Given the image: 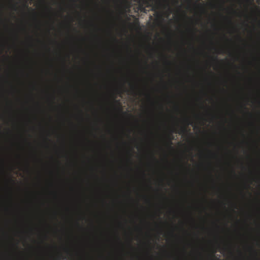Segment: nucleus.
<instances>
[{
    "label": "nucleus",
    "instance_id": "obj_10",
    "mask_svg": "<svg viewBox=\"0 0 260 260\" xmlns=\"http://www.w3.org/2000/svg\"><path fill=\"white\" fill-rule=\"evenodd\" d=\"M114 40L115 41H117V40L116 39V38H114Z\"/></svg>",
    "mask_w": 260,
    "mask_h": 260
},
{
    "label": "nucleus",
    "instance_id": "obj_8",
    "mask_svg": "<svg viewBox=\"0 0 260 260\" xmlns=\"http://www.w3.org/2000/svg\"><path fill=\"white\" fill-rule=\"evenodd\" d=\"M66 251H67V253H69V251H68V249H66Z\"/></svg>",
    "mask_w": 260,
    "mask_h": 260
},
{
    "label": "nucleus",
    "instance_id": "obj_1",
    "mask_svg": "<svg viewBox=\"0 0 260 260\" xmlns=\"http://www.w3.org/2000/svg\"><path fill=\"white\" fill-rule=\"evenodd\" d=\"M140 8L141 11H143L144 13H146V10L143 5L140 6Z\"/></svg>",
    "mask_w": 260,
    "mask_h": 260
},
{
    "label": "nucleus",
    "instance_id": "obj_4",
    "mask_svg": "<svg viewBox=\"0 0 260 260\" xmlns=\"http://www.w3.org/2000/svg\"><path fill=\"white\" fill-rule=\"evenodd\" d=\"M61 256H61V255H59L57 257V260H61V259H62V260H63V259H64V258H67L66 257H65V258H63L62 259Z\"/></svg>",
    "mask_w": 260,
    "mask_h": 260
},
{
    "label": "nucleus",
    "instance_id": "obj_6",
    "mask_svg": "<svg viewBox=\"0 0 260 260\" xmlns=\"http://www.w3.org/2000/svg\"><path fill=\"white\" fill-rule=\"evenodd\" d=\"M185 129H186V128H183L181 129V132H185Z\"/></svg>",
    "mask_w": 260,
    "mask_h": 260
},
{
    "label": "nucleus",
    "instance_id": "obj_3",
    "mask_svg": "<svg viewBox=\"0 0 260 260\" xmlns=\"http://www.w3.org/2000/svg\"><path fill=\"white\" fill-rule=\"evenodd\" d=\"M161 5V2H160V1H156V5L154 6L153 8H156L158 7V6L159 5Z\"/></svg>",
    "mask_w": 260,
    "mask_h": 260
},
{
    "label": "nucleus",
    "instance_id": "obj_5",
    "mask_svg": "<svg viewBox=\"0 0 260 260\" xmlns=\"http://www.w3.org/2000/svg\"><path fill=\"white\" fill-rule=\"evenodd\" d=\"M143 3H145V4H147L148 3V1H147V0H143Z\"/></svg>",
    "mask_w": 260,
    "mask_h": 260
},
{
    "label": "nucleus",
    "instance_id": "obj_7",
    "mask_svg": "<svg viewBox=\"0 0 260 260\" xmlns=\"http://www.w3.org/2000/svg\"><path fill=\"white\" fill-rule=\"evenodd\" d=\"M175 3H176V4H178V1L176 0V1H175Z\"/></svg>",
    "mask_w": 260,
    "mask_h": 260
},
{
    "label": "nucleus",
    "instance_id": "obj_2",
    "mask_svg": "<svg viewBox=\"0 0 260 260\" xmlns=\"http://www.w3.org/2000/svg\"><path fill=\"white\" fill-rule=\"evenodd\" d=\"M172 139H173V137H170L169 140H168V145L169 146H171L172 145Z\"/></svg>",
    "mask_w": 260,
    "mask_h": 260
},
{
    "label": "nucleus",
    "instance_id": "obj_9",
    "mask_svg": "<svg viewBox=\"0 0 260 260\" xmlns=\"http://www.w3.org/2000/svg\"><path fill=\"white\" fill-rule=\"evenodd\" d=\"M25 7H26V8H28V5H25Z\"/></svg>",
    "mask_w": 260,
    "mask_h": 260
}]
</instances>
